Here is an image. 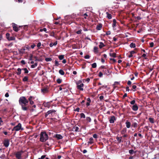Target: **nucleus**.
Masks as SVG:
<instances>
[{
  "label": "nucleus",
  "instance_id": "nucleus-1",
  "mask_svg": "<svg viewBox=\"0 0 159 159\" xmlns=\"http://www.w3.org/2000/svg\"><path fill=\"white\" fill-rule=\"evenodd\" d=\"M19 104L21 106L22 109H28V98L27 99L24 96L21 97L19 99Z\"/></svg>",
  "mask_w": 159,
  "mask_h": 159
},
{
  "label": "nucleus",
  "instance_id": "nucleus-2",
  "mask_svg": "<svg viewBox=\"0 0 159 159\" xmlns=\"http://www.w3.org/2000/svg\"><path fill=\"white\" fill-rule=\"evenodd\" d=\"M48 139V136L45 131L41 132L40 134V141L42 142L46 141Z\"/></svg>",
  "mask_w": 159,
  "mask_h": 159
},
{
  "label": "nucleus",
  "instance_id": "nucleus-3",
  "mask_svg": "<svg viewBox=\"0 0 159 159\" xmlns=\"http://www.w3.org/2000/svg\"><path fill=\"white\" fill-rule=\"evenodd\" d=\"M35 97L34 96H30L28 98V103L29 102L30 105L28 107V108L30 107L32 108H35L36 106L34 103L33 100H34Z\"/></svg>",
  "mask_w": 159,
  "mask_h": 159
},
{
  "label": "nucleus",
  "instance_id": "nucleus-4",
  "mask_svg": "<svg viewBox=\"0 0 159 159\" xmlns=\"http://www.w3.org/2000/svg\"><path fill=\"white\" fill-rule=\"evenodd\" d=\"M21 124L20 123H19L18 124V125L15 126L13 129H12V131H18L20 130H23L24 129L23 128H22Z\"/></svg>",
  "mask_w": 159,
  "mask_h": 159
},
{
  "label": "nucleus",
  "instance_id": "nucleus-5",
  "mask_svg": "<svg viewBox=\"0 0 159 159\" xmlns=\"http://www.w3.org/2000/svg\"><path fill=\"white\" fill-rule=\"evenodd\" d=\"M24 152V151L22 150L18 151L14 153L17 159H21V156L22 153Z\"/></svg>",
  "mask_w": 159,
  "mask_h": 159
},
{
  "label": "nucleus",
  "instance_id": "nucleus-6",
  "mask_svg": "<svg viewBox=\"0 0 159 159\" xmlns=\"http://www.w3.org/2000/svg\"><path fill=\"white\" fill-rule=\"evenodd\" d=\"M56 111L55 110H49L47 113H45V117L46 118L47 116L48 115L50 114H51V116H50V115L49 116L50 117L54 116L55 115V112H56Z\"/></svg>",
  "mask_w": 159,
  "mask_h": 159
},
{
  "label": "nucleus",
  "instance_id": "nucleus-7",
  "mask_svg": "<svg viewBox=\"0 0 159 159\" xmlns=\"http://www.w3.org/2000/svg\"><path fill=\"white\" fill-rule=\"evenodd\" d=\"M43 105L44 106L48 108H50V107H52V102H44L43 103Z\"/></svg>",
  "mask_w": 159,
  "mask_h": 159
},
{
  "label": "nucleus",
  "instance_id": "nucleus-8",
  "mask_svg": "<svg viewBox=\"0 0 159 159\" xmlns=\"http://www.w3.org/2000/svg\"><path fill=\"white\" fill-rule=\"evenodd\" d=\"M84 86V84L83 83H81L80 85H77L76 86V88L78 89H79L80 90L83 91L84 89L83 87Z\"/></svg>",
  "mask_w": 159,
  "mask_h": 159
},
{
  "label": "nucleus",
  "instance_id": "nucleus-9",
  "mask_svg": "<svg viewBox=\"0 0 159 159\" xmlns=\"http://www.w3.org/2000/svg\"><path fill=\"white\" fill-rule=\"evenodd\" d=\"M102 71L104 74L107 75H109L110 74L109 70L107 69L106 68L105 69H103Z\"/></svg>",
  "mask_w": 159,
  "mask_h": 159
},
{
  "label": "nucleus",
  "instance_id": "nucleus-10",
  "mask_svg": "<svg viewBox=\"0 0 159 159\" xmlns=\"http://www.w3.org/2000/svg\"><path fill=\"white\" fill-rule=\"evenodd\" d=\"M9 144V140L8 139H6L4 140L3 142V145L5 147H8Z\"/></svg>",
  "mask_w": 159,
  "mask_h": 159
},
{
  "label": "nucleus",
  "instance_id": "nucleus-11",
  "mask_svg": "<svg viewBox=\"0 0 159 159\" xmlns=\"http://www.w3.org/2000/svg\"><path fill=\"white\" fill-rule=\"evenodd\" d=\"M12 27L13 30L14 31L17 32L19 30V29H18L17 25L15 23H12Z\"/></svg>",
  "mask_w": 159,
  "mask_h": 159
},
{
  "label": "nucleus",
  "instance_id": "nucleus-12",
  "mask_svg": "<svg viewBox=\"0 0 159 159\" xmlns=\"http://www.w3.org/2000/svg\"><path fill=\"white\" fill-rule=\"evenodd\" d=\"M54 137L56 138L58 140L62 139L63 138L62 136L59 134H56L54 136Z\"/></svg>",
  "mask_w": 159,
  "mask_h": 159
},
{
  "label": "nucleus",
  "instance_id": "nucleus-13",
  "mask_svg": "<svg viewBox=\"0 0 159 159\" xmlns=\"http://www.w3.org/2000/svg\"><path fill=\"white\" fill-rule=\"evenodd\" d=\"M116 120L115 117L114 116H113L110 119L109 121L111 123H113Z\"/></svg>",
  "mask_w": 159,
  "mask_h": 159
},
{
  "label": "nucleus",
  "instance_id": "nucleus-14",
  "mask_svg": "<svg viewBox=\"0 0 159 159\" xmlns=\"http://www.w3.org/2000/svg\"><path fill=\"white\" fill-rule=\"evenodd\" d=\"M102 28V24H98L96 27V29L98 30H100Z\"/></svg>",
  "mask_w": 159,
  "mask_h": 159
},
{
  "label": "nucleus",
  "instance_id": "nucleus-15",
  "mask_svg": "<svg viewBox=\"0 0 159 159\" xmlns=\"http://www.w3.org/2000/svg\"><path fill=\"white\" fill-rule=\"evenodd\" d=\"M125 124L127 128H129L130 127L131 125V123L129 122L127 120L125 122Z\"/></svg>",
  "mask_w": 159,
  "mask_h": 159
},
{
  "label": "nucleus",
  "instance_id": "nucleus-16",
  "mask_svg": "<svg viewBox=\"0 0 159 159\" xmlns=\"http://www.w3.org/2000/svg\"><path fill=\"white\" fill-rule=\"evenodd\" d=\"M21 69L20 68H18L17 69V72H16V74L17 75H19L21 74Z\"/></svg>",
  "mask_w": 159,
  "mask_h": 159
},
{
  "label": "nucleus",
  "instance_id": "nucleus-17",
  "mask_svg": "<svg viewBox=\"0 0 159 159\" xmlns=\"http://www.w3.org/2000/svg\"><path fill=\"white\" fill-rule=\"evenodd\" d=\"M106 13L107 15V17L109 19H110L112 18V16L111 14H109L108 12H107Z\"/></svg>",
  "mask_w": 159,
  "mask_h": 159
},
{
  "label": "nucleus",
  "instance_id": "nucleus-18",
  "mask_svg": "<svg viewBox=\"0 0 159 159\" xmlns=\"http://www.w3.org/2000/svg\"><path fill=\"white\" fill-rule=\"evenodd\" d=\"M89 141L88 142V143L90 144H91L93 143V138H92V137L90 138L89 139Z\"/></svg>",
  "mask_w": 159,
  "mask_h": 159
},
{
  "label": "nucleus",
  "instance_id": "nucleus-19",
  "mask_svg": "<svg viewBox=\"0 0 159 159\" xmlns=\"http://www.w3.org/2000/svg\"><path fill=\"white\" fill-rule=\"evenodd\" d=\"M100 44L99 45V48H102V47L105 46V45L104 44V43L102 42H100L99 43Z\"/></svg>",
  "mask_w": 159,
  "mask_h": 159
},
{
  "label": "nucleus",
  "instance_id": "nucleus-20",
  "mask_svg": "<svg viewBox=\"0 0 159 159\" xmlns=\"http://www.w3.org/2000/svg\"><path fill=\"white\" fill-rule=\"evenodd\" d=\"M28 80V77L27 76H25L22 79L23 82H27Z\"/></svg>",
  "mask_w": 159,
  "mask_h": 159
},
{
  "label": "nucleus",
  "instance_id": "nucleus-21",
  "mask_svg": "<svg viewBox=\"0 0 159 159\" xmlns=\"http://www.w3.org/2000/svg\"><path fill=\"white\" fill-rule=\"evenodd\" d=\"M93 51L94 52L97 53L98 52V48L97 47H94L93 48Z\"/></svg>",
  "mask_w": 159,
  "mask_h": 159
},
{
  "label": "nucleus",
  "instance_id": "nucleus-22",
  "mask_svg": "<svg viewBox=\"0 0 159 159\" xmlns=\"http://www.w3.org/2000/svg\"><path fill=\"white\" fill-rule=\"evenodd\" d=\"M113 22L112 27L114 28L116 26V20L115 19H114L113 20Z\"/></svg>",
  "mask_w": 159,
  "mask_h": 159
},
{
  "label": "nucleus",
  "instance_id": "nucleus-23",
  "mask_svg": "<svg viewBox=\"0 0 159 159\" xmlns=\"http://www.w3.org/2000/svg\"><path fill=\"white\" fill-rule=\"evenodd\" d=\"M126 128H124L121 131V133L122 134H125L126 132Z\"/></svg>",
  "mask_w": 159,
  "mask_h": 159
},
{
  "label": "nucleus",
  "instance_id": "nucleus-24",
  "mask_svg": "<svg viewBox=\"0 0 159 159\" xmlns=\"http://www.w3.org/2000/svg\"><path fill=\"white\" fill-rule=\"evenodd\" d=\"M25 49L24 48L23 49H21L20 50H19L20 53L23 54L25 53Z\"/></svg>",
  "mask_w": 159,
  "mask_h": 159
},
{
  "label": "nucleus",
  "instance_id": "nucleus-25",
  "mask_svg": "<svg viewBox=\"0 0 159 159\" xmlns=\"http://www.w3.org/2000/svg\"><path fill=\"white\" fill-rule=\"evenodd\" d=\"M138 107L136 104H135L132 107V109H138Z\"/></svg>",
  "mask_w": 159,
  "mask_h": 159
},
{
  "label": "nucleus",
  "instance_id": "nucleus-26",
  "mask_svg": "<svg viewBox=\"0 0 159 159\" xmlns=\"http://www.w3.org/2000/svg\"><path fill=\"white\" fill-rule=\"evenodd\" d=\"M110 56L113 57H116V54L115 53H110Z\"/></svg>",
  "mask_w": 159,
  "mask_h": 159
},
{
  "label": "nucleus",
  "instance_id": "nucleus-27",
  "mask_svg": "<svg viewBox=\"0 0 159 159\" xmlns=\"http://www.w3.org/2000/svg\"><path fill=\"white\" fill-rule=\"evenodd\" d=\"M59 73L62 75H64L65 74V72L63 70L61 69L59 71Z\"/></svg>",
  "mask_w": 159,
  "mask_h": 159
},
{
  "label": "nucleus",
  "instance_id": "nucleus-28",
  "mask_svg": "<svg viewBox=\"0 0 159 159\" xmlns=\"http://www.w3.org/2000/svg\"><path fill=\"white\" fill-rule=\"evenodd\" d=\"M22 70L25 71L24 73L25 74H27L29 73V71L26 68H23Z\"/></svg>",
  "mask_w": 159,
  "mask_h": 159
},
{
  "label": "nucleus",
  "instance_id": "nucleus-29",
  "mask_svg": "<svg viewBox=\"0 0 159 159\" xmlns=\"http://www.w3.org/2000/svg\"><path fill=\"white\" fill-rule=\"evenodd\" d=\"M64 55H59L58 56V58L60 60H62L64 58Z\"/></svg>",
  "mask_w": 159,
  "mask_h": 159
},
{
  "label": "nucleus",
  "instance_id": "nucleus-30",
  "mask_svg": "<svg viewBox=\"0 0 159 159\" xmlns=\"http://www.w3.org/2000/svg\"><path fill=\"white\" fill-rule=\"evenodd\" d=\"M42 92L44 93H47L48 91V90L47 88H45L44 89H42L41 90Z\"/></svg>",
  "mask_w": 159,
  "mask_h": 159
},
{
  "label": "nucleus",
  "instance_id": "nucleus-31",
  "mask_svg": "<svg viewBox=\"0 0 159 159\" xmlns=\"http://www.w3.org/2000/svg\"><path fill=\"white\" fill-rule=\"evenodd\" d=\"M135 46V44L133 43H131L130 45V47L131 48H134Z\"/></svg>",
  "mask_w": 159,
  "mask_h": 159
},
{
  "label": "nucleus",
  "instance_id": "nucleus-32",
  "mask_svg": "<svg viewBox=\"0 0 159 159\" xmlns=\"http://www.w3.org/2000/svg\"><path fill=\"white\" fill-rule=\"evenodd\" d=\"M138 124L136 122H134L133 123L132 125V126L134 128H136L137 127Z\"/></svg>",
  "mask_w": 159,
  "mask_h": 159
},
{
  "label": "nucleus",
  "instance_id": "nucleus-33",
  "mask_svg": "<svg viewBox=\"0 0 159 159\" xmlns=\"http://www.w3.org/2000/svg\"><path fill=\"white\" fill-rule=\"evenodd\" d=\"M37 62H36L34 64H33L31 65V68H34L37 66Z\"/></svg>",
  "mask_w": 159,
  "mask_h": 159
},
{
  "label": "nucleus",
  "instance_id": "nucleus-34",
  "mask_svg": "<svg viewBox=\"0 0 159 159\" xmlns=\"http://www.w3.org/2000/svg\"><path fill=\"white\" fill-rule=\"evenodd\" d=\"M148 119H149V121L151 123H154V119L153 118H149Z\"/></svg>",
  "mask_w": 159,
  "mask_h": 159
},
{
  "label": "nucleus",
  "instance_id": "nucleus-35",
  "mask_svg": "<svg viewBox=\"0 0 159 159\" xmlns=\"http://www.w3.org/2000/svg\"><path fill=\"white\" fill-rule=\"evenodd\" d=\"M80 115L81 118H85V115L84 113H81Z\"/></svg>",
  "mask_w": 159,
  "mask_h": 159
},
{
  "label": "nucleus",
  "instance_id": "nucleus-36",
  "mask_svg": "<svg viewBox=\"0 0 159 159\" xmlns=\"http://www.w3.org/2000/svg\"><path fill=\"white\" fill-rule=\"evenodd\" d=\"M62 81V80L60 78L57 79V83L59 84H60L61 83Z\"/></svg>",
  "mask_w": 159,
  "mask_h": 159
},
{
  "label": "nucleus",
  "instance_id": "nucleus-37",
  "mask_svg": "<svg viewBox=\"0 0 159 159\" xmlns=\"http://www.w3.org/2000/svg\"><path fill=\"white\" fill-rule=\"evenodd\" d=\"M15 39V38L14 36H11V37H10V38H9V39L8 40L9 41H10V40H14Z\"/></svg>",
  "mask_w": 159,
  "mask_h": 159
},
{
  "label": "nucleus",
  "instance_id": "nucleus-38",
  "mask_svg": "<svg viewBox=\"0 0 159 159\" xmlns=\"http://www.w3.org/2000/svg\"><path fill=\"white\" fill-rule=\"evenodd\" d=\"M92 68H94L97 67V64L96 63H94L92 64Z\"/></svg>",
  "mask_w": 159,
  "mask_h": 159
},
{
  "label": "nucleus",
  "instance_id": "nucleus-39",
  "mask_svg": "<svg viewBox=\"0 0 159 159\" xmlns=\"http://www.w3.org/2000/svg\"><path fill=\"white\" fill-rule=\"evenodd\" d=\"M116 139L119 143H120L122 142V139H120V137L117 136L116 138Z\"/></svg>",
  "mask_w": 159,
  "mask_h": 159
},
{
  "label": "nucleus",
  "instance_id": "nucleus-40",
  "mask_svg": "<svg viewBox=\"0 0 159 159\" xmlns=\"http://www.w3.org/2000/svg\"><path fill=\"white\" fill-rule=\"evenodd\" d=\"M135 152H136L132 149L130 150L129 151V153L131 154L135 153Z\"/></svg>",
  "mask_w": 159,
  "mask_h": 159
},
{
  "label": "nucleus",
  "instance_id": "nucleus-41",
  "mask_svg": "<svg viewBox=\"0 0 159 159\" xmlns=\"http://www.w3.org/2000/svg\"><path fill=\"white\" fill-rule=\"evenodd\" d=\"M74 129H75V131L76 132L79 131V128L78 126L74 127Z\"/></svg>",
  "mask_w": 159,
  "mask_h": 159
},
{
  "label": "nucleus",
  "instance_id": "nucleus-42",
  "mask_svg": "<svg viewBox=\"0 0 159 159\" xmlns=\"http://www.w3.org/2000/svg\"><path fill=\"white\" fill-rule=\"evenodd\" d=\"M142 57H144L145 59H148V58L146 57V54L145 53L143 54L142 56Z\"/></svg>",
  "mask_w": 159,
  "mask_h": 159
},
{
  "label": "nucleus",
  "instance_id": "nucleus-43",
  "mask_svg": "<svg viewBox=\"0 0 159 159\" xmlns=\"http://www.w3.org/2000/svg\"><path fill=\"white\" fill-rule=\"evenodd\" d=\"M86 119L87 121L89 122H90L91 120V118L90 117H86Z\"/></svg>",
  "mask_w": 159,
  "mask_h": 159
},
{
  "label": "nucleus",
  "instance_id": "nucleus-44",
  "mask_svg": "<svg viewBox=\"0 0 159 159\" xmlns=\"http://www.w3.org/2000/svg\"><path fill=\"white\" fill-rule=\"evenodd\" d=\"M39 31L40 32H42L43 31H44L46 32V33H47V32H46V31H47V29L46 28H44L43 29H40V30Z\"/></svg>",
  "mask_w": 159,
  "mask_h": 159
},
{
  "label": "nucleus",
  "instance_id": "nucleus-45",
  "mask_svg": "<svg viewBox=\"0 0 159 159\" xmlns=\"http://www.w3.org/2000/svg\"><path fill=\"white\" fill-rule=\"evenodd\" d=\"M45 61L47 62H48L49 61H52V59L51 58H46Z\"/></svg>",
  "mask_w": 159,
  "mask_h": 159
},
{
  "label": "nucleus",
  "instance_id": "nucleus-46",
  "mask_svg": "<svg viewBox=\"0 0 159 159\" xmlns=\"http://www.w3.org/2000/svg\"><path fill=\"white\" fill-rule=\"evenodd\" d=\"M55 66H58L59 65V64L58 63V62L57 61L55 60Z\"/></svg>",
  "mask_w": 159,
  "mask_h": 159
},
{
  "label": "nucleus",
  "instance_id": "nucleus-47",
  "mask_svg": "<svg viewBox=\"0 0 159 159\" xmlns=\"http://www.w3.org/2000/svg\"><path fill=\"white\" fill-rule=\"evenodd\" d=\"M82 31V30H78L76 32V33L77 34H81V32Z\"/></svg>",
  "mask_w": 159,
  "mask_h": 159
},
{
  "label": "nucleus",
  "instance_id": "nucleus-48",
  "mask_svg": "<svg viewBox=\"0 0 159 159\" xmlns=\"http://www.w3.org/2000/svg\"><path fill=\"white\" fill-rule=\"evenodd\" d=\"M129 52L130 54H132V55L133 54H134L135 53H136L137 51H134L133 50L130 51Z\"/></svg>",
  "mask_w": 159,
  "mask_h": 159
},
{
  "label": "nucleus",
  "instance_id": "nucleus-49",
  "mask_svg": "<svg viewBox=\"0 0 159 159\" xmlns=\"http://www.w3.org/2000/svg\"><path fill=\"white\" fill-rule=\"evenodd\" d=\"M135 102V100H133L130 102V103L132 105H134Z\"/></svg>",
  "mask_w": 159,
  "mask_h": 159
},
{
  "label": "nucleus",
  "instance_id": "nucleus-50",
  "mask_svg": "<svg viewBox=\"0 0 159 159\" xmlns=\"http://www.w3.org/2000/svg\"><path fill=\"white\" fill-rule=\"evenodd\" d=\"M6 36L7 39L10 38V34L9 33H7L6 34Z\"/></svg>",
  "mask_w": 159,
  "mask_h": 159
},
{
  "label": "nucleus",
  "instance_id": "nucleus-51",
  "mask_svg": "<svg viewBox=\"0 0 159 159\" xmlns=\"http://www.w3.org/2000/svg\"><path fill=\"white\" fill-rule=\"evenodd\" d=\"M33 55L32 54H30V56L29 60H33Z\"/></svg>",
  "mask_w": 159,
  "mask_h": 159
},
{
  "label": "nucleus",
  "instance_id": "nucleus-52",
  "mask_svg": "<svg viewBox=\"0 0 159 159\" xmlns=\"http://www.w3.org/2000/svg\"><path fill=\"white\" fill-rule=\"evenodd\" d=\"M90 56L89 55H87L84 57V58L85 59L89 58Z\"/></svg>",
  "mask_w": 159,
  "mask_h": 159
},
{
  "label": "nucleus",
  "instance_id": "nucleus-53",
  "mask_svg": "<svg viewBox=\"0 0 159 159\" xmlns=\"http://www.w3.org/2000/svg\"><path fill=\"white\" fill-rule=\"evenodd\" d=\"M103 75V73L101 72H100L98 75V76L99 77H101Z\"/></svg>",
  "mask_w": 159,
  "mask_h": 159
},
{
  "label": "nucleus",
  "instance_id": "nucleus-54",
  "mask_svg": "<svg viewBox=\"0 0 159 159\" xmlns=\"http://www.w3.org/2000/svg\"><path fill=\"white\" fill-rule=\"evenodd\" d=\"M82 81L81 80H79L78 82H76V84L78 85H80L81 84Z\"/></svg>",
  "mask_w": 159,
  "mask_h": 159
},
{
  "label": "nucleus",
  "instance_id": "nucleus-55",
  "mask_svg": "<svg viewBox=\"0 0 159 159\" xmlns=\"http://www.w3.org/2000/svg\"><path fill=\"white\" fill-rule=\"evenodd\" d=\"M93 137L95 139H96L98 137V135L96 134H94L93 135Z\"/></svg>",
  "mask_w": 159,
  "mask_h": 159
},
{
  "label": "nucleus",
  "instance_id": "nucleus-56",
  "mask_svg": "<svg viewBox=\"0 0 159 159\" xmlns=\"http://www.w3.org/2000/svg\"><path fill=\"white\" fill-rule=\"evenodd\" d=\"M154 45V43L153 42H151L150 43V46L151 47H152Z\"/></svg>",
  "mask_w": 159,
  "mask_h": 159
},
{
  "label": "nucleus",
  "instance_id": "nucleus-57",
  "mask_svg": "<svg viewBox=\"0 0 159 159\" xmlns=\"http://www.w3.org/2000/svg\"><path fill=\"white\" fill-rule=\"evenodd\" d=\"M21 63L23 65H25L26 64V63L24 60H21Z\"/></svg>",
  "mask_w": 159,
  "mask_h": 159
},
{
  "label": "nucleus",
  "instance_id": "nucleus-58",
  "mask_svg": "<svg viewBox=\"0 0 159 159\" xmlns=\"http://www.w3.org/2000/svg\"><path fill=\"white\" fill-rule=\"evenodd\" d=\"M106 34L107 35H110L111 34V32L110 31H109L107 32Z\"/></svg>",
  "mask_w": 159,
  "mask_h": 159
},
{
  "label": "nucleus",
  "instance_id": "nucleus-59",
  "mask_svg": "<svg viewBox=\"0 0 159 159\" xmlns=\"http://www.w3.org/2000/svg\"><path fill=\"white\" fill-rule=\"evenodd\" d=\"M88 15L86 13H84L83 15V16L84 17L85 19H86V17L88 16Z\"/></svg>",
  "mask_w": 159,
  "mask_h": 159
},
{
  "label": "nucleus",
  "instance_id": "nucleus-60",
  "mask_svg": "<svg viewBox=\"0 0 159 159\" xmlns=\"http://www.w3.org/2000/svg\"><path fill=\"white\" fill-rule=\"evenodd\" d=\"M41 43L40 42H39L38 43L37 46L39 48L41 46Z\"/></svg>",
  "mask_w": 159,
  "mask_h": 159
},
{
  "label": "nucleus",
  "instance_id": "nucleus-61",
  "mask_svg": "<svg viewBox=\"0 0 159 159\" xmlns=\"http://www.w3.org/2000/svg\"><path fill=\"white\" fill-rule=\"evenodd\" d=\"M106 68L105 67V66H101L100 68V69H105Z\"/></svg>",
  "mask_w": 159,
  "mask_h": 159
},
{
  "label": "nucleus",
  "instance_id": "nucleus-62",
  "mask_svg": "<svg viewBox=\"0 0 159 159\" xmlns=\"http://www.w3.org/2000/svg\"><path fill=\"white\" fill-rule=\"evenodd\" d=\"M103 98H104V97L103 96H101L99 97V99H100V100H102L103 99Z\"/></svg>",
  "mask_w": 159,
  "mask_h": 159
},
{
  "label": "nucleus",
  "instance_id": "nucleus-63",
  "mask_svg": "<svg viewBox=\"0 0 159 159\" xmlns=\"http://www.w3.org/2000/svg\"><path fill=\"white\" fill-rule=\"evenodd\" d=\"M131 84V82L130 80H129L127 82V84L128 85H130Z\"/></svg>",
  "mask_w": 159,
  "mask_h": 159
},
{
  "label": "nucleus",
  "instance_id": "nucleus-64",
  "mask_svg": "<svg viewBox=\"0 0 159 159\" xmlns=\"http://www.w3.org/2000/svg\"><path fill=\"white\" fill-rule=\"evenodd\" d=\"M35 45L34 44H33L32 45H31V48H34L35 46Z\"/></svg>",
  "mask_w": 159,
  "mask_h": 159
}]
</instances>
